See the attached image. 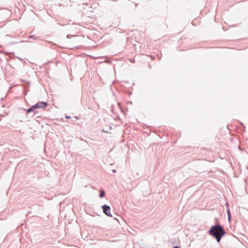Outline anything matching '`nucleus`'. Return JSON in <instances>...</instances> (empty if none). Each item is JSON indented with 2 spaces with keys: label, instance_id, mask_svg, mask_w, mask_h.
Here are the masks:
<instances>
[{
  "label": "nucleus",
  "instance_id": "nucleus-1",
  "mask_svg": "<svg viewBox=\"0 0 248 248\" xmlns=\"http://www.w3.org/2000/svg\"><path fill=\"white\" fill-rule=\"evenodd\" d=\"M208 232L209 235L216 238L218 243L220 242L222 237L226 234V232L223 226L219 223L212 226L208 230Z\"/></svg>",
  "mask_w": 248,
  "mask_h": 248
},
{
  "label": "nucleus",
  "instance_id": "nucleus-2",
  "mask_svg": "<svg viewBox=\"0 0 248 248\" xmlns=\"http://www.w3.org/2000/svg\"><path fill=\"white\" fill-rule=\"evenodd\" d=\"M103 213L108 217H112V215L110 213V207L107 204H104L101 206Z\"/></svg>",
  "mask_w": 248,
  "mask_h": 248
},
{
  "label": "nucleus",
  "instance_id": "nucleus-3",
  "mask_svg": "<svg viewBox=\"0 0 248 248\" xmlns=\"http://www.w3.org/2000/svg\"><path fill=\"white\" fill-rule=\"evenodd\" d=\"M48 103L45 101H40L35 104L36 109L41 108H45L48 106Z\"/></svg>",
  "mask_w": 248,
  "mask_h": 248
},
{
  "label": "nucleus",
  "instance_id": "nucleus-4",
  "mask_svg": "<svg viewBox=\"0 0 248 248\" xmlns=\"http://www.w3.org/2000/svg\"><path fill=\"white\" fill-rule=\"evenodd\" d=\"M36 109V108L35 107V105H34L31 106L30 108H29L28 109L24 108V110H26V113L27 114H28V113H30L31 112L35 111Z\"/></svg>",
  "mask_w": 248,
  "mask_h": 248
},
{
  "label": "nucleus",
  "instance_id": "nucleus-5",
  "mask_svg": "<svg viewBox=\"0 0 248 248\" xmlns=\"http://www.w3.org/2000/svg\"><path fill=\"white\" fill-rule=\"evenodd\" d=\"M227 216H228V221L230 222L232 219V217H231V213L229 208H228L227 209Z\"/></svg>",
  "mask_w": 248,
  "mask_h": 248
},
{
  "label": "nucleus",
  "instance_id": "nucleus-6",
  "mask_svg": "<svg viewBox=\"0 0 248 248\" xmlns=\"http://www.w3.org/2000/svg\"><path fill=\"white\" fill-rule=\"evenodd\" d=\"M105 191L103 189H101L100 191V193L99 194V197L100 198H103L105 197Z\"/></svg>",
  "mask_w": 248,
  "mask_h": 248
},
{
  "label": "nucleus",
  "instance_id": "nucleus-7",
  "mask_svg": "<svg viewBox=\"0 0 248 248\" xmlns=\"http://www.w3.org/2000/svg\"><path fill=\"white\" fill-rule=\"evenodd\" d=\"M78 36L77 35H71V34H68L67 36H66V37L68 39H70L73 37H77Z\"/></svg>",
  "mask_w": 248,
  "mask_h": 248
},
{
  "label": "nucleus",
  "instance_id": "nucleus-8",
  "mask_svg": "<svg viewBox=\"0 0 248 248\" xmlns=\"http://www.w3.org/2000/svg\"><path fill=\"white\" fill-rule=\"evenodd\" d=\"M28 42V41H21L20 42H14L13 43H11V44H17L18 43H22V42Z\"/></svg>",
  "mask_w": 248,
  "mask_h": 248
},
{
  "label": "nucleus",
  "instance_id": "nucleus-9",
  "mask_svg": "<svg viewBox=\"0 0 248 248\" xmlns=\"http://www.w3.org/2000/svg\"><path fill=\"white\" fill-rule=\"evenodd\" d=\"M38 37H35V39H37ZM29 38H34V35H30L29 37Z\"/></svg>",
  "mask_w": 248,
  "mask_h": 248
},
{
  "label": "nucleus",
  "instance_id": "nucleus-10",
  "mask_svg": "<svg viewBox=\"0 0 248 248\" xmlns=\"http://www.w3.org/2000/svg\"><path fill=\"white\" fill-rule=\"evenodd\" d=\"M172 248H181L179 246H175L173 247Z\"/></svg>",
  "mask_w": 248,
  "mask_h": 248
},
{
  "label": "nucleus",
  "instance_id": "nucleus-11",
  "mask_svg": "<svg viewBox=\"0 0 248 248\" xmlns=\"http://www.w3.org/2000/svg\"><path fill=\"white\" fill-rule=\"evenodd\" d=\"M24 95H26L27 94V93H28V92H27V91H26V90H25V91H24Z\"/></svg>",
  "mask_w": 248,
  "mask_h": 248
},
{
  "label": "nucleus",
  "instance_id": "nucleus-12",
  "mask_svg": "<svg viewBox=\"0 0 248 248\" xmlns=\"http://www.w3.org/2000/svg\"><path fill=\"white\" fill-rule=\"evenodd\" d=\"M65 118H66V119H70V118H71V117H70V116H67V115H66V116H65Z\"/></svg>",
  "mask_w": 248,
  "mask_h": 248
},
{
  "label": "nucleus",
  "instance_id": "nucleus-13",
  "mask_svg": "<svg viewBox=\"0 0 248 248\" xmlns=\"http://www.w3.org/2000/svg\"><path fill=\"white\" fill-rule=\"evenodd\" d=\"M117 105L118 106L120 107V108H121V103L120 102H118L117 103Z\"/></svg>",
  "mask_w": 248,
  "mask_h": 248
},
{
  "label": "nucleus",
  "instance_id": "nucleus-14",
  "mask_svg": "<svg viewBox=\"0 0 248 248\" xmlns=\"http://www.w3.org/2000/svg\"><path fill=\"white\" fill-rule=\"evenodd\" d=\"M226 207L228 208H229V204L228 203H226Z\"/></svg>",
  "mask_w": 248,
  "mask_h": 248
},
{
  "label": "nucleus",
  "instance_id": "nucleus-15",
  "mask_svg": "<svg viewBox=\"0 0 248 248\" xmlns=\"http://www.w3.org/2000/svg\"><path fill=\"white\" fill-rule=\"evenodd\" d=\"M112 172H113V173H115V172H116V170H112Z\"/></svg>",
  "mask_w": 248,
  "mask_h": 248
},
{
  "label": "nucleus",
  "instance_id": "nucleus-16",
  "mask_svg": "<svg viewBox=\"0 0 248 248\" xmlns=\"http://www.w3.org/2000/svg\"><path fill=\"white\" fill-rule=\"evenodd\" d=\"M155 58V56H151V58L152 59H154Z\"/></svg>",
  "mask_w": 248,
  "mask_h": 248
},
{
  "label": "nucleus",
  "instance_id": "nucleus-17",
  "mask_svg": "<svg viewBox=\"0 0 248 248\" xmlns=\"http://www.w3.org/2000/svg\"><path fill=\"white\" fill-rule=\"evenodd\" d=\"M241 124L245 128V126L243 123H241Z\"/></svg>",
  "mask_w": 248,
  "mask_h": 248
},
{
  "label": "nucleus",
  "instance_id": "nucleus-18",
  "mask_svg": "<svg viewBox=\"0 0 248 248\" xmlns=\"http://www.w3.org/2000/svg\"><path fill=\"white\" fill-rule=\"evenodd\" d=\"M10 54H14V52H10Z\"/></svg>",
  "mask_w": 248,
  "mask_h": 248
},
{
  "label": "nucleus",
  "instance_id": "nucleus-19",
  "mask_svg": "<svg viewBox=\"0 0 248 248\" xmlns=\"http://www.w3.org/2000/svg\"><path fill=\"white\" fill-rule=\"evenodd\" d=\"M16 58H17V59H19V60H20V59H20V58H19V57H16Z\"/></svg>",
  "mask_w": 248,
  "mask_h": 248
}]
</instances>
